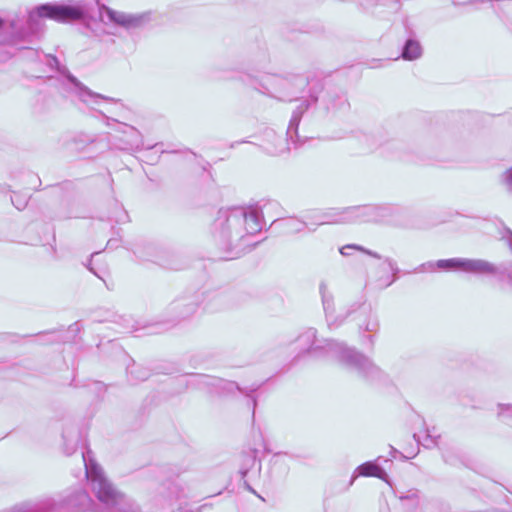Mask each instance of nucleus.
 I'll return each mask as SVG.
<instances>
[{
    "mask_svg": "<svg viewBox=\"0 0 512 512\" xmlns=\"http://www.w3.org/2000/svg\"><path fill=\"white\" fill-rule=\"evenodd\" d=\"M88 14L87 4L83 1L61 4H42L29 12L28 24L32 28L38 18H48L61 23L84 21Z\"/></svg>",
    "mask_w": 512,
    "mask_h": 512,
    "instance_id": "39448f33",
    "label": "nucleus"
},
{
    "mask_svg": "<svg viewBox=\"0 0 512 512\" xmlns=\"http://www.w3.org/2000/svg\"><path fill=\"white\" fill-rule=\"evenodd\" d=\"M387 262H388V265L390 266V268L393 270L394 269V263L391 260H387Z\"/></svg>",
    "mask_w": 512,
    "mask_h": 512,
    "instance_id": "a878e982",
    "label": "nucleus"
},
{
    "mask_svg": "<svg viewBox=\"0 0 512 512\" xmlns=\"http://www.w3.org/2000/svg\"><path fill=\"white\" fill-rule=\"evenodd\" d=\"M195 381L199 384L210 385L215 388L218 392H232L238 389V386L234 382L224 381L222 379H216L205 375H198L194 377Z\"/></svg>",
    "mask_w": 512,
    "mask_h": 512,
    "instance_id": "f8f14e48",
    "label": "nucleus"
},
{
    "mask_svg": "<svg viewBox=\"0 0 512 512\" xmlns=\"http://www.w3.org/2000/svg\"><path fill=\"white\" fill-rule=\"evenodd\" d=\"M502 182L509 191H512V168L503 174Z\"/></svg>",
    "mask_w": 512,
    "mask_h": 512,
    "instance_id": "aec40b11",
    "label": "nucleus"
},
{
    "mask_svg": "<svg viewBox=\"0 0 512 512\" xmlns=\"http://www.w3.org/2000/svg\"><path fill=\"white\" fill-rule=\"evenodd\" d=\"M320 293L322 296L323 307H324V311L326 314V319H327L328 325L329 326H333V325L337 326L338 323L334 320V315H333L334 314V306H333L332 295L328 291L326 284L322 283L320 285Z\"/></svg>",
    "mask_w": 512,
    "mask_h": 512,
    "instance_id": "ddd939ff",
    "label": "nucleus"
},
{
    "mask_svg": "<svg viewBox=\"0 0 512 512\" xmlns=\"http://www.w3.org/2000/svg\"><path fill=\"white\" fill-rule=\"evenodd\" d=\"M12 204L18 209L22 210L26 207L28 202V196L27 195H21V194H14L11 197Z\"/></svg>",
    "mask_w": 512,
    "mask_h": 512,
    "instance_id": "6ab92c4d",
    "label": "nucleus"
},
{
    "mask_svg": "<svg viewBox=\"0 0 512 512\" xmlns=\"http://www.w3.org/2000/svg\"><path fill=\"white\" fill-rule=\"evenodd\" d=\"M262 229L259 211L234 208L220 212L216 220L214 239L225 250H236L238 256L245 247L250 246L251 238Z\"/></svg>",
    "mask_w": 512,
    "mask_h": 512,
    "instance_id": "f257e3e1",
    "label": "nucleus"
},
{
    "mask_svg": "<svg viewBox=\"0 0 512 512\" xmlns=\"http://www.w3.org/2000/svg\"><path fill=\"white\" fill-rule=\"evenodd\" d=\"M461 271L475 275H494L498 269L493 263L483 259L463 258Z\"/></svg>",
    "mask_w": 512,
    "mask_h": 512,
    "instance_id": "6e6552de",
    "label": "nucleus"
},
{
    "mask_svg": "<svg viewBox=\"0 0 512 512\" xmlns=\"http://www.w3.org/2000/svg\"><path fill=\"white\" fill-rule=\"evenodd\" d=\"M463 258L442 259L436 261L437 269L461 271Z\"/></svg>",
    "mask_w": 512,
    "mask_h": 512,
    "instance_id": "dca6fc26",
    "label": "nucleus"
},
{
    "mask_svg": "<svg viewBox=\"0 0 512 512\" xmlns=\"http://www.w3.org/2000/svg\"><path fill=\"white\" fill-rule=\"evenodd\" d=\"M502 239L505 241L512 252V231L507 230L505 234H503Z\"/></svg>",
    "mask_w": 512,
    "mask_h": 512,
    "instance_id": "4be33fe9",
    "label": "nucleus"
},
{
    "mask_svg": "<svg viewBox=\"0 0 512 512\" xmlns=\"http://www.w3.org/2000/svg\"><path fill=\"white\" fill-rule=\"evenodd\" d=\"M308 105L305 103H302L301 106L298 107V109L293 113L288 129H287V136L294 142V136L297 135V128L300 122V118L302 113L307 109Z\"/></svg>",
    "mask_w": 512,
    "mask_h": 512,
    "instance_id": "2eb2a0df",
    "label": "nucleus"
},
{
    "mask_svg": "<svg viewBox=\"0 0 512 512\" xmlns=\"http://www.w3.org/2000/svg\"><path fill=\"white\" fill-rule=\"evenodd\" d=\"M289 228L294 232H300L304 229L305 224L296 220H289L287 222Z\"/></svg>",
    "mask_w": 512,
    "mask_h": 512,
    "instance_id": "412c9836",
    "label": "nucleus"
},
{
    "mask_svg": "<svg viewBox=\"0 0 512 512\" xmlns=\"http://www.w3.org/2000/svg\"><path fill=\"white\" fill-rule=\"evenodd\" d=\"M354 250H357V251H361V252H364L370 256H373L375 258H380V256L372 251H369V250H366L364 249L363 247L361 246H358V245H355V244H348V245H345L343 247L340 248V253L343 255V256H349L352 254V251Z\"/></svg>",
    "mask_w": 512,
    "mask_h": 512,
    "instance_id": "a211bd4d",
    "label": "nucleus"
},
{
    "mask_svg": "<svg viewBox=\"0 0 512 512\" xmlns=\"http://www.w3.org/2000/svg\"><path fill=\"white\" fill-rule=\"evenodd\" d=\"M358 476H365V477L373 476V477H377L379 479H382V480L388 482V480H387L388 476H387L386 472L379 465L375 464L374 462H365V463L361 464L360 466H358L353 474L351 483H353V481Z\"/></svg>",
    "mask_w": 512,
    "mask_h": 512,
    "instance_id": "9b49d317",
    "label": "nucleus"
},
{
    "mask_svg": "<svg viewBox=\"0 0 512 512\" xmlns=\"http://www.w3.org/2000/svg\"><path fill=\"white\" fill-rule=\"evenodd\" d=\"M507 278H508L509 284L512 287V269L508 271Z\"/></svg>",
    "mask_w": 512,
    "mask_h": 512,
    "instance_id": "393cba45",
    "label": "nucleus"
},
{
    "mask_svg": "<svg viewBox=\"0 0 512 512\" xmlns=\"http://www.w3.org/2000/svg\"><path fill=\"white\" fill-rule=\"evenodd\" d=\"M56 503L55 512H84L91 508V498L84 490H77L64 498H45Z\"/></svg>",
    "mask_w": 512,
    "mask_h": 512,
    "instance_id": "423d86ee",
    "label": "nucleus"
},
{
    "mask_svg": "<svg viewBox=\"0 0 512 512\" xmlns=\"http://www.w3.org/2000/svg\"><path fill=\"white\" fill-rule=\"evenodd\" d=\"M86 478L98 500L104 506L105 512H127L124 496L119 493L106 479L102 468L94 459L90 449L83 452Z\"/></svg>",
    "mask_w": 512,
    "mask_h": 512,
    "instance_id": "7ed1b4c3",
    "label": "nucleus"
},
{
    "mask_svg": "<svg viewBox=\"0 0 512 512\" xmlns=\"http://www.w3.org/2000/svg\"><path fill=\"white\" fill-rule=\"evenodd\" d=\"M440 435L436 434L434 429L427 430L425 436L422 440L417 439L419 443H421L426 448H432L438 445Z\"/></svg>",
    "mask_w": 512,
    "mask_h": 512,
    "instance_id": "f3484780",
    "label": "nucleus"
},
{
    "mask_svg": "<svg viewBox=\"0 0 512 512\" xmlns=\"http://www.w3.org/2000/svg\"><path fill=\"white\" fill-rule=\"evenodd\" d=\"M67 78L74 85L75 93L82 102L88 105H96L99 104L100 101L114 102V99L112 98L92 92L89 88L79 82L74 76L69 74Z\"/></svg>",
    "mask_w": 512,
    "mask_h": 512,
    "instance_id": "0eeeda50",
    "label": "nucleus"
},
{
    "mask_svg": "<svg viewBox=\"0 0 512 512\" xmlns=\"http://www.w3.org/2000/svg\"><path fill=\"white\" fill-rule=\"evenodd\" d=\"M377 327H378L377 323H376V322H374V323H372L371 325H368V326L366 327V329H367V330H369V331H374V330H376V329H377Z\"/></svg>",
    "mask_w": 512,
    "mask_h": 512,
    "instance_id": "b1692460",
    "label": "nucleus"
},
{
    "mask_svg": "<svg viewBox=\"0 0 512 512\" xmlns=\"http://www.w3.org/2000/svg\"><path fill=\"white\" fill-rule=\"evenodd\" d=\"M98 5V20H88L86 22L89 28L96 36L110 34L107 30L108 26H119L125 29H135L142 27L151 20V13H125L114 10L104 4H100V0H95Z\"/></svg>",
    "mask_w": 512,
    "mask_h": 512,
    "instance_id": "20e7f679",
    "label": "nucleus"
},
{
    "mask_svg": "<svg viewBox=\"0 0 512 512\" xmlns=\"http://www.w3.org/2000/svg\"><path fill=\"white\" fill-rule=\"evenodd\" d=\"M120 132L123 136L120 138L125 144V149H139L142 146L141 135L134 127L121 123Z\"/></svg>",
    "mask_w": 512,
    "mask_h": 512,
    "instance_id": "9d476101",
    "label": "nucleus"
},
{
    "mask_svg": "<svg viewBox=\"0 0 512 512\" xmlns=\"http://www.w3.org/2000/svg\"><path fill=\"white\" fill-rule=\"evenodd\" d=\"M298 346L304 351L323 350L344 366L359 373L368 375L376 371L375 365L369 358L347 347L344 343L335 340H324L320 342L316 337V330L307 329L297 339Z\"/></svg>",
    "mask_w": 512,
    "mask_h": 512,
    "instance_id": "f03ea898",
    "label": "nucleus"
},
{
    "mask_svg": "<svg viewBox=\"0 0 512 512\" xmlns=\"http://www.w3.org/2000/svg\"><path fill=\"white\" fill-rule=\"evenodd\" d=\"M374 210H375V208L372 207V206H365V207H362V208H356V209H353V210H348V211L344 212L339 217H333V216L325 215V216H323L322 219L319 220L318 224L319 225H323V224L345 222V221L351 220L354 217H358L360 215L371 214L372 212H374Z\"/></svg>",
    "mask_w": 512,
    "mask_h": 512,
    "instance_id": "1a4fd4ad",
    "label": "nucleus"
},
{
    "mask_svg": "<svg viewBox=\"0 0 512 512\" xmlns=\"http://www.w3.org/2000/svg\"><path fill=\"white\" fill-rule=\"evenodd\" d=\"M422 55V48L418 41L409 39L402 51V58L405 60H415Z\"/></svg>",
    "mask_w": 512,
    "mask_h": 512,
    "instance_id": "4468645a",
    "label": "nucleus"
},
{
    "mask_svg": "<svg viewBox=\"0 0 512 512\" xmlns=\"http://www.w3.org/2000/svg\"><path fill=\"white\" fill-rule=\"evenodd\" d=\"M422 267L424 268L425 271H434L437 266H436V262H427L425 264L422 265Z\"/></svg>",
    "mask_w": 512,
    "mask_h": 512,
    "instance_id": "5701e85b",
    "label": "nucleus"
}]
</instances>
